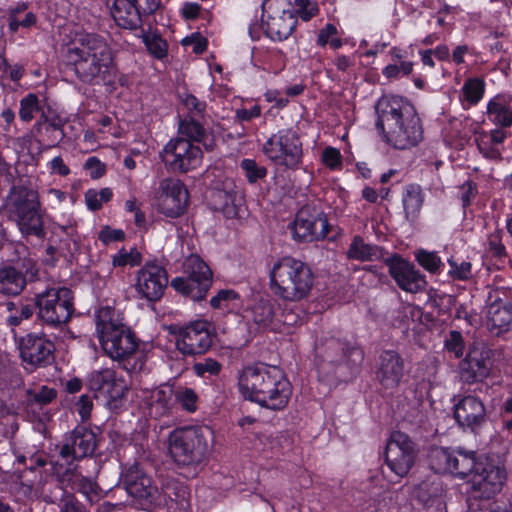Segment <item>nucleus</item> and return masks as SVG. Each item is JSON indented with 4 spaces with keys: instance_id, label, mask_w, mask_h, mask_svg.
Listing matches in <instances>:
<instances>
[{
    "instance_id": "f257e3e1",
    "label": "nucleus",
    "mask_w": 512,
    "mask_h": 512,
    "mask_svg": "<svg viewBox=\"0 0 512 512\" xmlns=\"http://www.w3.org/2000/svg\"><path fill=\"white\" fill-rule=\"evenodd\" d=\"M376 128L396 149H410L423 140V127L414 106L403 97L384 95L376 104Z\"/></svg>"
},
{
    "instance_id": "f03ea898",
    "label": "nucleus",
    "mask_w": 512,
    "mask_h": 512,
    "mask_svg": "<svg viewBox=\"0 0 512 512\" xmlns=\"http://www.w3.org/2000/svg\"><path fill=\"white\" fill-rule=\"evenodd\" d=\"M239 389L245 399L274 411L284 409L292 395V386L284 372L263 363L243 369Z\"/></svg>"
},
{
    "instance_id": "7ed1b4c3",
    "label": "nucleus",
    "mask_w": 512,
    "mask_h": 512,
    "mask_svg": "<svg viewBox=\"0 0 512 512\" xmlns=\"http://www.w3.org/2000/svg\"><path fill=\"white\" fill-rule=\"evenodd\" d=\"M66 61L84 83L105 81L112 69V52L106 40L94 33L79 35L67 49Z\"/></svg>"
},
{
    "instance_id": "20e7f679",
    "label": "nucleus",
    "mask_w": 512,
    "mask_h": 512,
    "mask_svg": "<svg viewBox=\"0 0 512 512\" xmlns=\"http://www.w3.org/2000/svg\"><path fill=\"white\" fill-rule=\"evenodd\" d=\"M209 438V430L198 426L177 428L169 434L168 454L181 475L195 478L200 473L207 459Z\"/></svg>"
},
{
    "instance_id": "39448f33",
    "label": "nucleus",
    "mask_w": 512,
    "mask_h": 512,
    "mask_svg": "<svg viewBox=\"0 0 512 512\" xmlns=\"http://www.w3.org/2000/svg\"><path fill=\"white\" fill-rule=\"evenodd\" d=\"M269 277L271 292L285 302L307 299L315 280L310 266L292 256H284L274 262Z\"/></svg>"
},
{
    "instance_id": "423d86ee",
    "label": "nucleus",
    "mask_w": 512,
    "mask_h": 512,
    "mask_svg": "<svg viewBox=\"0 0 512 512\" xmlns=\"http://www.w3.org/2000/svg\"><path fill=\"white\" fill-rule=\"evenodd\" d=\"M96 331L103 351L114 361H124L135 354L138 341L132 330L111 307H102L96 314Z\"/></svg>"
},
{
    "instance_id": "0eeeda50",
    "label": "nucleus",
    "mask_w": 512,
    "mask_h": 512,
    "mask_svg": "<svg viewBox=\"0 0 512 512\" xmlns=\"http://www.w3.org/2000/svg\"><path fill=\"white\" fill-rule=\"evenodd\" d=\"M34 305L38 319L51 328H62L75 312L73 292L63 286L46 287L41 291L35 289Z\"/></svg>"
},
{
    "instance_id": "6e6552de",
    "label": "nucleus",
    "mask_w": 512,
    "mask_h": 512,
    "mask_svg": "<svg viewBox=\"0 0 512 512\" xmlns=\"http://www.w3.org/2000/svg\"><path fill=\"white\" fill-rule=\"evenodd\" d=\"M7 208L10 217L17 222L23 235H33L38 238L45 236L36 191L25 187H13L8 198Z\"/></svg>"
},
{
    "instance_id": "1a4fd4ad",
    "label": "nucleus",
    "mask_w": 512,
    "mask_h": 512,
    "mask_svg": "<svg viewBox=\"0 0 512 512\" xmlns=\"http://www.w3.org/2000/svg\"><path fill=\"white\" fill-rule=\"evenodd\" d=\"M315 353L317 369L323 375L334 373L343 364L351 369L356 368L364 359V353L360 347L334 337L319 340Z\"/></svg>"
},
{
    "instance_id": "9d476101",
    "label": "nucleus",
    "mask_w": 512,
    "mask_h": 512,
    "mask_svg": "<svg viewBox=\"0 0 512 512\" xmlns=\"http://www.w3.org/2000/svg\"><path fill=\"white\" fill-rule=\"evenodd\" d=\"M264 155L275 165L295 170L302 163L303 149L298 133L282 129L273 134L264 144Z\"/></svg>"
},
{
    "instance_id": "9b49d317",
    "label": "nucleus",
    "mask_w": 512,
    "mask_h": 512,
    "mask_svg": "<svg viewBox=\"0 0 512 512\" xmlns=\"http://www.w3.org/2000/svg\"><path fill=\"white\" fill-rule=\"evenodd\" d=\"M183 277L171 281V287L194 301L205 298L212 285V271L196 254L190 255L184 262Z\"/></svg>"
},
{
    "instance_id": "f8f14e48",
    "label": "nucleus",
    "mask_w": 512,
    "mask_h": 512,
    "mask_svg": "<svg viewBox=\"0 0 512 512\" xmlns=\"http://www.w3.org/2000/svg\"><path fill=\"white\" fill-rule=\"evenodd\" d=\"M416 443L405 433L393 431L385 447V463L399 477L406 476L417 458Z\"/></svg>"
},
{
    "instance_id": "ddd939ff",
    "label": "nucleus",
    "mask_w": 512,
    "mask_h": 512,
    "mask_svg": "<svg viewBox=\"0 0 512 512\" xmlns=\"http://www.w3.org/2000/svg\"><path fill=\"white\" fill-rule=\"evenodd\" d=\"M174 334L176 335L177 349L183 355L188 356L204 354L211 348L214 339L211 324L203 320L178 327Z\"/></svg>"
},
{
    "instance_id": "4468645a",
    "label": "nucleus",
    "mask_w": 512,
    "mask_h": 512,
    "mask_svg": "<svg viewBox=\"0 0 512 512\" xmlns=\"http://www.w3.org/2000/svg\"><path fill=\"white\" fill-rule=\"evenodd\" d=\"M39 280V269L31 257L19 259L13 265L0 268V293L8 296L19 295L27 283Z\"/></svg>"
},
{
    "instance_id": "2eb2a0df",
    "label": "nucleus",
    "mask_w": 512,
    "mask_h": 512,
    "mask_svg": "<svg viewBox=\"0 0 512 512\" xmlns=\"http://www.w3.org/2000/svg\"><path fill=\"white\" fill-rule=\"evenodd\" d=\"M161 158L171 171L185 173L200 165L202 151L189 140L178 137L165 145Z\"/></svg>"
},
{
    "instance_id": "dca6fc26",
    "label": "nucleus",
    "mask_w": 512,
    "mask_h": 512,
    "mask_svg": "<svg viewBox=\"0 0 512 512\" xmlns=\"http://www.w3.org/2000/svg\"><path fill=\"white\" fill-rule=\"evenodd\" d=\"M432 468L438 473H451L461 478L472 475L480 463L474 452L436 448L430 454Z\"/></svg>"
},
{
    "instance_id": "f3484780",
    "label": "nucleus",
    "mask_w": 512,
    "mask_h": 512,
    "mask_svg": "<svg viewBox=\"0 0 512 512\" xmlns=\"http://www.w3.org/2000/svg\"><path fill=\"white\" fill-rule=\"evenodd\" d=\"M17 344L26 369L45 367L53 360L55 346L45 334L28 333L20 337Z\"/></svg>"
},
{
    "instance_id": "a211bd4d",
    "label": "nucleus",
    "mask_w": 512,
    "mask_h": 512,
    "mask_svg": "<svg viewBox=\"0 0 512 512\" xmlns=\"http://www.w3.org/2000/svg\"><path fill=\"white\" fill-rule=\"evenodd\" d=\"M505 479L504 469L493 464L480 463L468 481L469 494L474 499H492L501 491Z\"/></svg>"
},
{
    "instance_id": "6ab92c4d",
    "label": "nucleus",
    "mask_w": 512,
    "mask_h": 512,
    "mask_svg": "<svg viewBox=\"0 0 512 512\" xmlns=\"http://www.w3.org/2000/svg\"><path fill=\"white\" fill-rule=\"evenodd\" d=\"M329 227L326 215L307 205L297 212L292 231L296 240L312 242L324 239L329 232Z\"/></svg>"
},
{
    "instance_id": "aec40b11",
    "label": "nucleus",
    "mask_w": 512,
    "mask_h": 512,
    "mask_svg": "<svg viewBox=\"0 0 512 512\" xmlns=\"http://www.w3.org/2000/svg\"><path fill=\"white\" fill-rule=\"evenodd\" d=\"M486 324L496 335L512 330V302L508 291L496 288L489 292Z\"/></svg>"
},
{
    "instance_id": "412c9836",
    "label": "nucleus",
    "mask_w": 512,
    "mask_h": 512,
    "mask_svg": "<svg viewBox=\"0 0 512 512\" xmlns=\"http://www.w3.org/2000/svg\"><path fill=\"white\" fill-rule=\"evenodd\" d=\"M188 198L187 189L178 179L161 180L156 192L160 212L171 218H176L184 213Z\"/></svg>"
},
{
    "instance_id": "4be33fe9",
    "label": "nucleus",
    "mask_w": 512,
    "mask_h": 512,
    "mask_svg": "<svg viewBox=\"0 0 512 512\" xmlns=\"http://www.w3.org/2000/svg\"><path fill=\"white\" fill-rule=\"evenodd\" d=\"M454 418L460 427L477 433L487 422L488 415L478 397L466 395L454 397Z\"/></svg>"
},
{
    "instance_id": "5701e85b",
    "label": "nucleus",
    "mask_w": 512,
    "mask_h": 512,
    "mask_svg": "<svg viewBox=\"0 0 512 512\" xmlns=\"http://www.w3.org/2000/svg\"><path fill=\"white\" fill-rule=\"evenodd\" d=\"M167 284L165 268L155 263H146L137 273L135 289L141 298L157 301L162 297Z\"/></svg>"
},
{
    "instance_id": "b1692460",
    "label": "nucleus",
    "mask_w": 512,
    "mask_h": 512,
    "mask_svg": "<svg viewBox=\"0 0 512 512\" xmlns=\"http://www.w3.org/2000/svg\"><path fill=\"white\" fill-rule=\"evenodd\" d=\"M389 273L400 289L409 293L423 291L427 285L425 276L413 264L399 255L384 259Z\"/></svg>"
},
{
    "instance_id": "393cba45",
    "label": "nucleus",
    "mask_w": 512,
    "mask_h": 512,
    "mask_svg": "<svg viewBox=\"0 0 512 512\" xmlns=\"http://www.w3.org/2000/svg\"><path fill=\"white\" fill-rule=\"evenodd\" d=\"M208 201L213 210L222 212L227 218H236L240 217L244 198L234 181L226 179L221 187L217 186L209 192Z\"/></svg>"
},
{
    "instance_id": "a878e982",
    "label": "nucleus",
    "mask_w": 512,
    "mask_h": 512,
    "mask_svg": "<svg viewBox=\"0 0 512 512\" xmlns=\"http://www.w3.org/2000/svg\"><path fill=\"white\" fill-rule=\"evenodd\" d=\"M96 435L85 427H76L64 438L59 455L68 463L84 458L94 453Z\"/></svg>"
},
{
    "instance_id": "bb28decb",
    "label": "nucleus",
    "mask_w": 512,
    "mask_h": 512,
    "mask_svg": "<svg viewBox=\"0 0 512 512\" xmlns=\"http://www.w3.org/2000/svg\"><path fill=\"white\" fill-rule=\"evenodd\" d=\"M88 384L91 390L107 397L108 404L113 407H117V403L128 391L126 382L117 377L116 372L112 369L93 371L89 375Z\"/></svg>"
},
{
    "instance_id": "cd10ccee",
    "label": "nucleus",
    "mask_w": 512,
    "mask_h": 512,
    "mask_svg": "<svg viewBox=\"0 0 512 512\" xmlns=\"http://www.w3.org/2000/svg\"><path fill=\"white\" fill-rule=\"evenodd\" d=\"M375 375L383 388H397L405 376L404 359L394 350H384L378 357Z\"/></svg>"
},
{
    "instance_id": "c85d7f7f",
    "label": "nucleus",
    "mask_w": 512,
    "mask_h": 512,
    "mask_svg": "<svg viewBox=\"0 0 512 512\" xmlns=\"http://www.w3.org/2000/svg\"><path fill=\"white\" fill-rule=\"evenodd\" d=\"M490 350L481 343H475L470 348L466 358L460 363V377L466 383L482 381L489 375L488 360Z\"/></svg>"
},
{
    "instance_id": "c756f323",
    "label": "nucleus",
    "mask_w": 512,
    "mask_h": 512,
    "mask_svg": "<svg viewBox=\"0 0 512 512\" xmlns=\"http://www.w3.org/2000/svg\"><path fill=\"white\" fill-rule=\"evenodd\" d=\"M122 484L127 493L138 500L152 502L157 493V487L152 479L144 473L138 463L130 465L122 473Z\"/></svg>"
},
{
    "instance_id": "7c9ffc66",
    "label": "nucleus",
    "mask_w": 512,
    "mask_h": 512,
    "mask_svg": "<svg viewBox=\"0 0 512 512\" xmlns=\"http://www.w3.org/2000/svg\"><path fill=\"white\" fill-rule=\"evenodd\" d=\"M443 493L441 482L437 477L432 476L415 485L412 495L427 511L444 512Z\"/></svg>"
},
{
    "instance_id": "2f4dec72",
    "label": "nucleus",
    "mask_w": 512,
    "mask_h": 512,
    "mask_svg": "<svg viewBox=\"0 0 512 512\" xmlns=\"http://www.w3.org/2000/svg\"><path fill=\"white\" fill-rule=\"evenodd\" d=\"M62 484L70 485L72 490L83 494L91 504L98 502L102 497V489L92 479L68 469L61 476Z\"/></svg>"
},
{
    "instance_id": "473e14b6",
    "label": "nucleus",
    "mask_w": 512,
    "mask_h": 512,
    "mask_svg": "<svg viewBox=\"0 0 512 512\" xmlns=\"http://www.w3.org/2000/svg\"><path fill=\"white\" fill-rule=\"evenodd\" d=\"M297 24V18L293 12L284 10L281 13L269 16L265 23L266 35L274 41L287 39Z\"/></svg>"
},
{
    "instance_id": "72a5a7b5",
    "label": "nucleus",
    "mask_w": 512,
    "mask_h": 512,
    "mask_svg": "<svg viewBox=\"0 0 512 512\" xmlns=\"http://www.w3.org/2000/svg\"><path fill=\"white\" fill-rule=\"evenodd\" d=\"M111 15L116 24L124 29L136 30L142 25V18L132 0H114Z\"/></svg>"
},
{
    "instance_id": "f704fd0d",
    "label": "nucleus",
    "mask_w": 512,
    "mask_h": 512,
    "mask_svg": "<svg viewBox=\"0 0 512 512\" xmlns=\"http://www.w3.org/2000/svg\"><path fill=\"white\" fill-rule=\"evenodd\" d=\"M60 244V255L73 256L79 251V236L73 225H54L51 231L50 242Z\"/></svg>"
},
{
    "instance_id": "c9c22d12",
    "label": "nucleus",
    "mask_w": 512,
    "mask_h": 512,
    "mask_svg": "<svg viewBox=\"0 0 512 512\" xmlns=\"http://www.w3.org/2000/svg\"><path fill=\"white\" fill-rule=\"evenodd\" d=\"M346 256L350 260H357L360 262L385 259L383 248L374 244L366 243L359 235L353 237L346 252Z\"/></svg>"
},
{
    "instance_id": "e433bc0d",
    "label": "nucleus",
    "mask_w": 512,
    "mask_h": 512,
    "mask_svg": "<svg viewBox=\"0 0 512 512\" xmlns=\"http://www.w3.org/2000/svg\"><path fill=\"white\" fill-rule=\"evenodd\" d=\"M402 203L406 219L415 221L424 203V194L420 185H406L402 194Z\"/></svg>"
},
{
    "instance_id": "4c0bfd02",
    "label": "nucleus",
    "mask_w": 512,
    "mask_h": 512,
    "mask_svg": "<svg viewBox=\"0 0 512 512\" xmlns=\"http://www.w3.org/2000/svg\"><path fill=\"white\" fill-rule=\"evenodd\" d=\"M150 414L155 417H162L170 413L175 402V391L172 386L164 385L152 392Z\"/></svg>"
},
{
    "instance_id": "58836bf2",
    "label": "nucleus",
    "mask_w": 512,
    "mask_h": 512,
    "mask_svg": "<svg viewBox=\"0 0 512 512\" xmlns=\"http://www.w3.org/2000/svg\"><path fill=\"white\" fill-rule=\"evenodd\" d=\"M487 111L492 122L502 127L512 125V98L506 100L504 97H495L488 103Z\"/></svg>"
},
{
    "instance_id": "ea45409f",
    "label": "nucleus",
    "mask_w": 512,
    "mask_h": 512,
    "mask_svg": "<svg viewBox=\"0 0 512 512\" xmlns=\"http://www.w3.org/2000/svg\"><path fill=\"white\" fill-rule=\"evenodd\" d=\"M43 121H39L35 125V129L39 133L43 142H47L49 147L58 145L64 138V132L60 120H48L43 115Z\"/></svg>"
},
{
    "instance_id": "a19ab883",
    "label": "nucleus",
    "mask_w": 512,
    "mask_h": 512,
    "mask_svg": "<svg viewBox=\"0 0 512 512\" xmlns=\"http://www.w3.org/2000/svg\"><path fill=\"white\" fill-rule=\"evenodd\" d=\"M178 131L181 136H185V139L189 140L190 142H200L203 143L206 149H212V142H206L208 137L206 135L205 129L199 122L195 121L194 119L190 118L181 120L179 122Z\"/></svg>"
},
{
    "instance_id": "79ce46f5",
    "label": "nucleus",
    "mask_w": 512,
    "mask_h": 512,
    "mask_svg": "<svg viewBox=\"0 0 512 512\" xmlns=\"http://www.w3.org/2000/svg\"><path fill=\"white\" fill-rule=\"evenodd\" d=\"M253 320L256 324L268 327L277 320L275 304L269 300H259L253 307Z\"/></svg>"
},
{
    "instance_id": "37998d69",
    "label": "nucleus",
    "mask_w": 512,
    "mask_h": 512,
    "mask_svg": "<svg viewBox=\"0 0 512 512\" xmlns=\"http://www.w3.org/2000/svg\"><path fill=\"white\" fill-rule=\"evenodd\" d=\"M7 310L11 314L7 317V324L11 327L19 326L23 320H28L33 316L34 308L30 304L20 303L19 305L8 302Z\"/></svg>"
},
{
    "instance_id": "c03bdc74",
    "label": "nucleus",
    "mask_w": 512,
    "mask_h": 512,
    "mask_svg": "<svg viewBox=\"0 0 512 512\" xmlns=\"http://www.w3.org/2000/svg\"><path fill=\"white\" fill-rule=\"evenodd\" d=\"M338 34L337 27L334 24L327 23L319 30L317 44L321 47L330 44L331 48L338 49L343 44Z\"/></svg>"
},
{
    "instance_id": "a18cd8bd",
    "label": "nucleus",
    "mask_w": 512,
    "mask_h": 512,
    "mask_svg": "<svg viewBox=\"0 0 512 512\" xmlns=\"http://www.w3.org/2000/svg\"><path fill=\"white\" fill-rule=\"evenodd\" d=\"M484 82L479 78H469L462 88L465 99L470 104H477L484 94Z\"/></svg>"
},
{
    "instance_id": "49530a36",
    "label": "nucleus",
    "mask_w": 512,
    "mask_h": 512,
    "mask_svg": "<svg viewBox=\"0 0 512 512\" xmlns=\"http://www.w3.org/2000/svg\"><path fill=\"white\" fill-rule=\"evenodd\" d=\"M141 261V253L135 248H130L129 250L122 248L112 258V264L115 267H124L127 265L133 267L139 265Z\"/></svg>"
},
{
    "instance_id": "de8ad7c7",
    "label": "nucleus",
    "mask_w": 512,
    "mask_h": 512,
    "mask_svg": "<svg viewBox=\"0 0 512 512\" xmlns=\"http://www.w3.org/2000/svg\"><path fill=\"white\" fill-rule=\"evenodd\" d=\"M112 195L110 188H103L100 191L90 189L85 193V201L90 210L96 211L102 207L103 203L109 202Z\"/></svg>"
},
{
    "instance_id": "09e8293b",
    "label": "nucleus",
    "mask_w": 512,
    "mask_h": 512,
    "mask_svg": "<svg viewBox=\"0 0 512 512\" xmlns=\"http://www.w3.org/2000/svg\"><path fill=\"white\" fill-rule=\"evenodd\" d=\"M39 110L40 103L38 97L30 93L20 101L19 117L22 121L29 122Z\"/></svg>"
},
{
    "instance_id": "8fccbe9b",
    "label": "nucleus",
    "mask_w": 512,
    "mask_h": 512,
    "mask_svg": "<svg viewBox=\"0 0 512 512\" xmlns=\"http://www.w3.org/2000/svg\"><path fill=\"white\" fill-rule=\"evenodd\" d=\"M197 400L198 396L191 388L180 387L175 391V401L188 412H194L197 409Z\"/></svg>"
},
{
    "instance_id": "3c124183",
    "label": "nucleus",
    "mask_w": 512,
    "mask_h": 512,
    "mask_svg": "<svg viewBox=\"0 0 512 512\" xmlns=\"http://www.w3.org/2000/svg\"><path fill=\"white\" fill-rule=\"evenodd\" d=\"M192 369L199 377L217 376L222 370V364L213 358H205L195 363Z\"/></svg>"
},
{
    "instance_id": "603ef678",
    "label": "nucleus",
    "mask_w": 512,
    "mask_h": 512,
    "mask_svg": "<svg viewBox=\"0 0 512 512\" xmlns=\"http://www.w3.org/2000/svg\"><path fill=\"white\" fill-rule=\"evenodd\" d=\"M240 166L245 172V176L250 183H255L258 180L265 178L267 175L266 167L259 165L253 159H243Z\"/></svg>"
},
{
    "instance_id": "864d4df0",
    "label": "nucleus",
    "mask_w": 512,
    "mask_h": 512,
    "mask_svg": "<svg viewBox=\"0 0 512 512\" xmlns=\"http://www.w3.org/2000/svg\"><path fill=\"white\" fill-rule=\"evenodd\" d=\"M143 42L148 51L156 58L162 59L167 55V42L158 35H143Z\"/></svg>"
},
{
    "instance_id": "5fc2aeb1",
    "label": "nucleus",
    "mask_w": 512,
    "mask_h": 512,
    "mask_svg": "<svg viewBox=\"0 0 512 512\" xmlns=\"http://www.w3.org/2000/svg\"><path fill=\"white\" fill-rule=\"evenodd\" d=\"M28 399L39 405L51 403L57 396V391L48 386H41L39 389H29L27 391Z\"/></svg>"
},
{
    "instance_id": "6e6d98bb",
    "label": "nucleus",
    "mask_w": 512,
    "mask_h": 512,
    "mask_svg": "<svg viewBox=\"0 0 512 512\" xmlns=\"http://www.w3.org/2000/svg\"><path fill=\"white\" fill-rule=\"evenodd\" d=\"M464 348L462 334L456 330L450 331L445 338V349L447 352L453 354L455 358H460L463 356Z\"/></svg>"
},
{
    "instance_id": "4d7b16f0",
    "label": "nucleus",
    "mask_w": 512,
    "mask_h": 512,
    "mask_svg": "<svg viewBox=\"0 0 512 512\" xmlns=\"http://www.w3.org/2000/svg\"><path fill=\"white\" fill-rule=\"evenodd\" d=\"M165 495L176 503L183 504L189 496V490L186 485L178 481H170L165 487Z\"/></svg>"
},
{
    "instance_id": "13d9d810",
    "label": "nucleus",
    "mask_w": 512,
    "mask_h": 512,
    "mask_svg": "<svg viewBox=\"0 0 512 512\" xmlns=\"http://www.w3.org/2000/svg\"><path fill=\"white\" fill-rule=\"evenodd\" d=\"M416 260L424 269L431 273H435L442 263L440 257L435 252H428L426 250L417 251Z\"/></svg>"
},
{
    "instance_id": "bf43d9fd",
    "label": "nucleus",
    "mask_w": 512,
    "mask_h": 512,
    "mask_svg": "<svg viewBox=\"0 0 512 512\" xmlns=\"http://www.w3.org/2000/svg\"><path fill=\"white\" fill-rule=\"evenodd\" d=\"M294 10L302 20L308 21L318 14V5L312 0H295Z\"/></svg>"
},
{
    "instance_id": "052dcab7",
    "label": "nucleus",
    "mask_w": 512,
    "mask_h": 512,
    "mask_svg": "<svg viewBox=\"0 0 512 512\" xmlns=\"http://www.w3.org/2000/svg\"><path fill=\"white\" fill-rule=\"evenodd\" d=\"M59 512H87L85 506L73 493L64 492L60 499Z\"/></svg>"
},
{
    "instance_id": "680f3d73",
    "label": "nucleus",
    "mask_w": 512,
    "mask_h": 512,
    "mask_svg": "<svg viewBox=\"0 0 512 512\" xmlns=\"http://www.w3.org/2000/svg\"><path fill=\"white\" fill-rule=\"evenodd\" d=\"M450 266L449 275L458 280H467L471 276V263L462 261L457 263L453 258L448 260Z\"/></svg>"
},
{
    "instance_id": "e2e57ef3",
    "label": "nucleus",
    "mask_w": 512,
    "mask_h": 512,
    "mask_svg": "<svg viewBox=\"0 0 512 512\" xmlns=\"http://www.w3.org/2000/svg\"><path fill=\"white\" fill-rule=\"evenodd\" d=\"M397 0H374V9L382 17L389 18L396 15Z\"/></svg>"
},
{
    "instance_id": "0e129e2a",
    "label": "nucleus",
    "mask_w": 512,
    "mask_h": 512,
    "mask_svg": "<svg viewBox=\"0 0 512 512\" xmlns=\"http://www.w3.org/2000/svg\"><path fill=\"white\" fill-rule=\"evenodd\" d=\"M413 63L410 61H403L400 65L391 64L384 68L383 75L387 78H395L400 73L403 75H409L412 72Z\"/></svg>"
},
{
    "instance_id": "69168bd1",
    "label": "nucleus",
    "mask_w": 512,
    "mask_h": 512,
    "mask_svg": "<svg viewBox=\"0 0 512 512\" xmlns=\"http://www.w3.org/2000/svg\"><path fill=\"white\" fill-rule=\"evenodd\" d=\"M323 163L330 169H335L342 164V157L338 149L327 147L322 153Z\"/></svg>"
},
{
    "instance_id": "338daca9",
    "label": "nucleus",
    "mask_w": 512,
    "mask_h": 512,
    "mask_svg": "<svg viewBox=\"0 0 512 512\" xmlns=\"http://www.w3.org/2000/svg\"><path fill=\"white\" fill-rule=\"evenodd\" d=\"M238 298V294L231 289H223L220 290L216 296L212 297L210 300V304L213 308H222L224 304L228 303L231 300H235Z\"/></svg>"
},
{
    "instance_id": "774afa93",
    "label": "nucleus",
    "mask_w": 512,
    "mask_h": 512,
    "mask_svg": "<svg viewBox=\"0 0 512 512\" xmlns=\"http://www.w3.org/2000/svg\"><path fill=\"white\" fill-rule=\"evenodd\" d=\"M75 406L78 414L81 417V420L87 421L91 416V411L93 408L91 397L86 394L80 396Z\"/></svg>"
}]
</instances>
